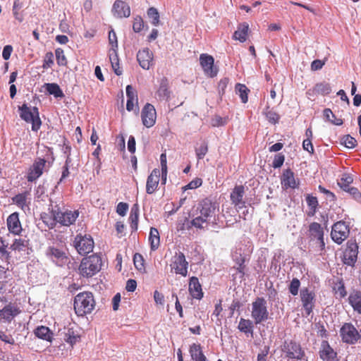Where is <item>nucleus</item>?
<instances>
[{"instance_id": "9", "label": "nucleus", "mask_w": 361, "mask_h": 361, "mask_svg": "<svg viewBox=\"0 0 361 361\" xmlns=\"http://www.w3.org/2000/svg\"><path fill=\"white\" fill-rule=\"evenodd\" d=\"M197 211L199 212L200 215L209 220L219 211V204L209 198H204L198 204Z\"/></svg>"}, {"instance_id": "48", "label": "nucleus", "mask_w": 361, "mask_h": 361, "mask_svg": "<svg viewBox=\"0 0 361 361\" xmlns=\"http://www.w3.org/2000/svg\"><path fill=\"white\" fill-rule=\"evenodd\" d=\"M349 302L355 311L361 313V295H350Z\"/></svg>"}, {"instance_id": "32", "label": "nucleus", "mask_w": 361, "mask_h": 361, "mask_svg": "<svg viewBox=\"0 0 361 361\" xmlns=\"http://www.w3.org/2000/svg\"><path fill=\"white\" fill-rule=\"evenodd\" d=\"M189 353L193 361H207L199 343H192L190 345Z\"/></svg>"}, {"instance_id": "4", "label": "nucleus", "mask_w": 361, "mask_h": 361, "mask_svg": "<svg viewBox=\"0 0 361 361\" xmlns=\"http://www.w3.org/2000/svg\"><path fill=\"white\" fill-rule=\"evenodd\" d=\"M309 238L318 250L323 252L325 250V243L324 240V228L320 224L312 222L309 226ZM322 255V252H320Z\"/></svg>"}, {"instance_id": "7", "label": "nucleus", "mask_w": 361, "mask_h": 361, "mask_svg": "<svg viewBox=\"0 0 361 361\" xmlns=\"http://www.w3.org/2000/svg\"><path fill=\"white\" fill-rule=\"evenodd\" d=\"M350 233L348 225L345 221H340L335 223L331 228V237L333 241L341 245L348 238Z\"/></svg>"}, {"instance_id": "2", "label": "nucleus", "mask_w": 361, "mask_h": 361, "mask_svg": "<svg viewBox=\"0 0 361 361\" xmlns=\"http://www.w3.org/2000/svg\"><path fill=\"white\" fill-rule=\"evenodd\" d=\"M18 111L22 120L32 124V130L37 132L39 130L42 121L37 107L34 106L31 109L27 104H23L18 106Z\"/></svg>"}, {"instance_id": "31", "label": "nucleus", "mask_w": 361, "mask_h": 361, "mask_svg": "<svg viewBox=\"0 0 361 361\" xmlns=\"http://www.w3.org/2000/svg\"><path fill=\"white\" fill-rule=\"evenodd\" d=\"M8 247V243L4 240L2 237H0V258L5 261V264L0 266L3 269L7 271L9 269V259L10 252L6 250Z\"/></svg>"}, {"instance_id": "45", "label": "nucleus", "mask_w": 361, "mask_h": 361, "mask_svg": "<svg viewBox=\"0 0 361 361\" xmlns=\"http://www.w3.org/2000/svg\"><path fill=\"white\" fill-rule=\"evenodd\" d=\"M353 178L348 173H344L343 174L339 181L338 182V185L340 186L341 189L345 190L346 189H348V188L350 187V184L353 183Z\"/></svg>"}, {"instance_id": "29", "label": "nucleus", "mask_w": 361, "mask_h": 361, "mask_svg": "<svg viewBox=\"0 0 361 361\" xmlns=\"http://www.w3.org/2000/svg\"><path fill=\"white\" fill-rule=\"evenodd\" d=\"M156 94L161 100L169 99L171 92L169 89V80L166 77L161 78Z\"/></svg>"}, {"instance_id": "25", "label": "nucleus", "mask_w": 361, "mask_h": 361, "mask_svg": "<svg viewBox=\"0 0 361 361\" xmlns=\"http://www.w3.org/2000/svg\"><path fill=\"white\" fill-rule=\"evenodd\" d=\"M57 206L52 207L49 209L48 212H44L41 214V219L43 223L47 226L49 228H54L58 223L56 218Z\"/></svg>"}, {"instance_id": "46", "label": "nucleus", "mask_w": 361, "mask_h": 361, "mask_svg": "<svg viewBox=\"0 0 361 361\" xmlns=\"http://www.w3.org/2000/svg\"><path fill=\"white\" fill-rule=\"evenodd\" d=\"M23 7V3L20 0H14L13 6V13L16 20H18L20 23L23 20V16L21 13H20V10Z\"/></svg>"}, {"instance_id": "56", "label": "nucleus", "mask_w": 361, "mask_h": 361, "mask_svg": "<svg viewBox=\"0 0 361 361\" xmlns=\"http://www.w3.org/2000/svg\"><path fill=\"white\" fill-rule=\"evenodd\" d=\"M265 115L267 120L273 124L278 123L280 118L279 115L272 110H267Z\"/></svg>"}, {"instance_id": "37", "label": "nucleus", "mask_w": 361, "mask_h": 361, "mask_svg": "<svg viewBox=\"0 0 361 361\" xmlns=\"http://www.w3.org/2000/svg\"><path fill=\"white\" fill-rule=\"evenodd\" d=\"M149 241L152 250H156L160 244L159 233L157 228L152 227L150 228Z\"/></svg>"}, {"instance_id": "52", "label": "nucleus", "mask_w": 361, "mask_h": 361, "mask_svg": "<svg viewBox=\"0 0 361 361\" xmlns=\"http://www.w3.org/2000/svg\"><path fill=\"white\" fill-rule=\"evenodd\" d=\"M208 220L200 215L194 218L191 221L190 224L192 226H194L197 228L202 229L204 228V224H207Z\"/></svg>"}, {"instance_id": "19", "label": "nucleus", "mask_w": 361, "mask_h": 361, "mask_svg": "<svg viewBox=\"0 0 361 361\" xmlns=\"http://www.w3.org/2000/svg\"><path fill=\"white\" fill-rule=\"evenodd\" d=\"M137 60L143 69L149 70L154 64L153 53L148 48L139 50L137 54Z\"/></svg>"}, {"instance_id": "53", "label": "nucleus", "mask_w": 361, "mask_h": 361, "mask_svg": "<svg viewBox=\"0 0 361 361\" xmlns=\"http://www.w3.org/2000/svg\"><path fill=\"white\" fill-rule=\"evenodd\" d=\"M56 61L59 66H66L67 59L64 54V51L61 48H57L55 50Z\"/></svg>"}, {"instance_id": "62", "label": "nucleus", "mask_w": 361, "mask_h": 361, "mask_svg": "<svg viewBox=\"0 0 361 361\" xmlns=\"http://www.w3.org/2000/svg\"><path fill=\"white\" fill-rule=\"evenodd\" d=\"M0 339L6 343H9L11 345L15 343V340L12 335L7 334L6 331L2 330H0Z\"/></svg>"}, {"instance_id": "26", "label": "nucleus", "mask_w": 361, "mask_h": 361, "mask_svg": "<svg viewBox=\"0 0 361 361\" xmlns=\"http://www.w3.org/2000/svg\"><path fill=\"white\" fill-rule=\"evenodd\" d=\"M7 227L8 231L14 235H19L22 231L21 224L19 220L18 214L14 212L7 218Z\"/></svg>"}, {"instance_id": "33", "label": "nucleus", "mask_w": 361, "mask_h": 361, "mask_svg": "<svg viewBox=\"0 0 361 361\" xmlns=\"http://www.w3.org/2000/svg\"><path fill=\"white\" fill-rule=\"evenodd\" d=\"M10 248L18 252L20 254L28 255L29 254V242L25 239H15Z\"/></svg>"}, {"instance_id": "11", "label": "nucleus", "mask_w": 361, "mask_h": 361, "mask_svg": "<svg viewBox=\"0 0 361 361\" xmlns=\"http://www.w3.org/2000/svg\"><path fill=\"white\" fill-rule=\"evenodd\" d=\"M340 335L343 342L348 344H355L361 338L358 331L350 323H345L342 326Z\"/></svg>"}, {"instance_id": "16", "label": "nucleus", "mask_w": 361, "mask_h": 361, "mask_svg": "<svg viewBox=\"0 0 361 361\" xmlns=\"http://www.w3.org/2000/svg\"><path fill=\"white\" fill-rule=\"evenodd\" d=\"M79 216V212L77 210H66L64 212L60 211L59 207L57 206L56 218L58 223L61 226H69L73 224Z\"/></svg>"}, {"instance_id": "14", "label": "nucleus", "mask_w": 361, "mask_h": 361, "mask_svg": "<svg viewBox=\"0 0 361 361\" xmlns=\"http://www.w3.org/2000/svg\"><path fill=\"white\" fill-rule=\"evenodd\" d=\"M46 163L47 161L44 159H35L33 164L30 167L26 176L28 182L35 181L42 175Z\"/></svg>"}, {"instance_id": "47", "label": "nucleus", "mask_w": 361, "mask_h": 361, "mask_svg": "<svg viewBox=\"0 0 361 361\" xmlns=\"http://www.w3.org/2000/svg\"><path fill=\"white\" fill-rule=\"evenodd\" d=\"M65 336L64 339L66 342L69 343L72 347L80 339V336L75 334L72 329H68Z\"/></svg>"}, {"instance_id": "24", "label": "nucleus", "mask_w": 361, "mask_h": 361, "mask_svg": "<svg viewBox=\"0 0 361 361\" xmlns=\"http://www.w3.org/2000/svg\"><path fill=\"white\" fill-rule=\"evenodd\" d=\"M112 13L116 18H127L130 15V8L125 1L116 0L113 5Z\"/></svg>"}, {"instance_id": "36", "label": "nucleus", "mask_w": 361, "mask_h": 361, "mask_svg": "<svg viewBox=\"0 0 361 361\" xmlns=\"http://www.w3.org/2000/svg\"><path fill=\"white\" fill-rule=\"evenodd\" d=\"M301 300L306 314L307 316L310 315L312 312L313 307L314 306V295H302Z\"/></svg>"}, {"instance_id": "51", "label": "nucleus", "mask_w": 361, "mask_h": 361, "mask_svg": "<svg viewBox=\"0 0 361 361\" xmlns=\"http://www.w3.org/2000/svg\"><path fill=\"white\" fill-rule=\"evenodd\" d=\"M133 262L135 268L139 271H144L145 267V259L142 255L140 253H135L133 256Z\"/></svg>"}, {"instance_id": "57", "label": "nucleus", "mask_w": 361, "mask_h": 361, "mask_svg": "<svg viewBox=\"0 0 361 361\" xmlns=\"http://www.w3.org/2000/svg\"><path fill=\"white\" fill-rule=\"evenodd\" d=\"M63 283L68 285V290L71 293L80 290L81 286L73 282L71 279H63Z\"/></svg>"}, {"instance_id": "17", "label": "nucleus", "mask_w": 361, "mask_h": 361, "mask_svg": "<svg viewBox=\"0 0 361 361\" xmlns=\"http://www.w3.org/2000/svg\"><path fill=\"white\" fill-rule=\"evenodd\" d=\"M200 62L207 75L213 78L217 75L218 70L214 66V59L211 55L207 54H200Z\"/></svg>"}, {"instance_id": "61", "label": "nucleus", "mask_w": 361, "mask_h": 361, "mask_svg": "<svg viewBox=\"0 0 361 361\" xmlns=\"http://www.w3.org/2000/svg\"><path fill=\"white\" fill-rule=\"evenodd\" d=\"M53 57L54 56L51 52H47L45 54L42 65V68L44 69H47L51 67V66L54 64Z\"/></svg>"}, {"instance_id": "64", "label": "nucleus", "mask_w": 361, "mask_h": 361, "mask_svg": "<svg viewBox=\"0 0 361 361\" xmlns=\"http://www.w3.org/2000/svg\"><path fill=\"white\" fill-rule=\"evenodd\" d=\"M348 192L355 200L360 201L361 200V192L358 190L357 188L350 187L348 189L345 190Z\"/></svg>"}, {"instance_id": "20", "label": "nucleus", "mask_w": 361, "mask_h": 361, "mask_svg": "<svg viewBox=\"0 0 361 361\" xmlns=\"http://www.w3.org/2000/svg\"><path fill=\"white\" fill-rule=\"evenodd\" d=\"M358 246L356 243H348L343 252V262L348 266H353L357 260Z\"/></svg>"}, {"instance_id": "1", "label": "nucleus", "mask_w": 361, "mask_h": 361, "mask_svg": "<svg viewBox=\"0 0 361 361\" xmlns=\"http://www.w3.org/2000/svg\"><path fill=\"white\" fill-rule=\"evenodd\" d=\"M102 264V258L99 255H91L82 258L78 267V273L84 278L92 277L101 270Z\"/></svg>"}, {"instance_id": "50", "label": "nucleus", "mask_w": 361, "mask_h": 361, "mask_svg": "<svg viewBox=\"0 0 361 361\" xmlns=\"http://www.w3.org/2000/svg\"><path fill=\"white\" fill-rule=\"evenodd\" d=\"M147 16L152 19V24L157 26L159 23V13L157 8L151 7L147 10Z\"/></svg>"}, {"instance_id": "44", "label": "nucleus", "mask_w": 361, "mask_h": 361, "mask_svg": "<svg viewBox=\"0 0 361 361\" xmlns=\"http://www.w3.org/2000/svg\"><path fill=\"white\" fill-rule=\"evenodd\" d=\"M235 90L239 94L242 102L246 103L248 100L247 93L249 90L247 87L243 84L238 83L235 85Z\"/></svg>"}, {"instance_id": "60", "label": "nucleus", "mask_w": 361, "mask_h": 361, "mask_svg": "<svg viewBox=\"0 0 361 361\" xmlns=\"http://www.w3.org/2000/svg\"><path fill=\"white\" fill-rule=\"evenodd\" d=\"M144 27V21L140 16L134 18L133 29L135 32H140Z\"/></svg>"}, {"instance_id": "30", "label": "nucleus", "mask_w": 361, "mask_h": 361, "mask_svg": "<svg viewBox=\"0 0 361 361\" xmlns=\"http://www.w3.org/2000/svg\"><path fill=\"white\" fill-rule=\"evenodd\" d=\"M331 92V87L329 83L326 82H322L317 83L314 87L307 92L310 95L312 94H322L327 95Z\"/></svg>"}, {"instance_id": "18", "label": "nucleus", "mask_w": 361, "mask_h": 361, "mask_svg": "<svg viewBox=\"0 0 361 361\" xmlns=\"http://www.w3.org/2000/svg\"><path fill=\"white\" fill-rule=\"evenodd\" d=\"M245 192V187L242 185H235L232 190L230 200L235 208L242 209L245 206V202L243 200Z\"/></svg>"}, {"instance_id": "27", "label": "nucleus", "mask_w": 361, "mask_h": 361, "mask_svg": "<svg viewBox=\"0 0 361 361\" xmlns=\"http://www.w3.org/2000/svg\"><path fill=\"white\" fill-rule=\"evenodd\" d=\"M245 262V257L241 256L235 260V265L231 268V270L233 271L232 274L233 279H239L240 281L244 279L246 269Z\"/></svg>"}, {"instance_id": "21", "label": "nucleus", "mask_w": 361, "mask_h": 361, "mask_svg": "<svg viewBox=\"0 0 361 361\" xmlns=\"http://www.w3.org/2000/svg\"><path fill=\"white\" fill-rule=\"evenodd\" d=\"M319 357L323 361H338L337 353L326 341H323L319 350Z\"/></svg>"}, {"instance_id": "40", "label": "nucleus", "mask_w": 361, "mask_h": 361, "mask_svg": "<svg viewBox=\"0 0 361 361\" xmlns=\"http://www.w3.org/2000/svg\"><path fill=\"white\" fill-rule=\"evenodd\" d=\"M253 328L254 325L251 320L250 319H245L243 318H241L240 319L238 329L245 334H251L253 333Z\"/></svg>"}, {"instance_id": "5", "label": "nucleus", "mask_w": 361, "mask_h": 361, "mask_svg": "<svg viewBox=\"0 0 361 361\" xmlns=\"http://www.w3.org/2000/svg\"><path fill=\"white\" fill-rule=\"evenodd\" d=\"M251 316L255 324H259L268 319L269 312L267 307V302L264 298H257L252 302Z\"/></svg>"}, {"instance_id": "28", "label": "nucleus", "mask_w": 361, "mask_h": 361, "mask_svg": "<svg viewBox=\"0 0 361 361\" xmlns=\"http://www.w3.org/2000/svg\"><path fill=\"white\" fill-rule=\"evenodd\" d=\"M250 27L247 23H243L238 25L237 30L234 32L233 39L244 42L247 40Z\"/></svg>"}, {"instance_id": "3", "label": "nucleus", "mask_w": 361, "mask_h": 361, "mask_svg": "<svg viewBox=\"0 0 361 361\" xmlns=\"http://www.w3.org/2000/svg\"><path fill=\"white\" fill-rule=\"evenodd\" d=\"M94 305L93 295H76L75 297L74 310L78 316L90 313Z\"/></svg>"}, {"instance_id": "49", "label": "nucleus", "mask_w": 361, "mask_h": 361, "mask_svg": "<svg viewBox=\"0 0 361 361\" xmlns=\"http://www.w3.org/2000/svg\"><path fill=\"white\" fill-rule=\"evenodd\" d=\"M189 290L190 293L195 292L197 293H203L202 291V286L197 277H192L189 283Z\"/></svg>"}, {"instance_id": "22", "label": "nucleus", "mask_w": 361, "mask_h": 361, "mask_svg": "<svg viewBox=\"0 0 361 361\" xmlns=\"http://www.w3.org/2000/svg\"><path fill=\"white\" fill-rule=\"evenodd\" d=\"M161 173L158 169H154L149 175L146 183V192L149 195L153 194L158 188Z\"/></svg>"}, {"instance_id": "41", "label": "nucleus", "mask_w": 361, "mask_h": 361, "mask_svg": "<svg viewBox=\"0 0 361 361\" xmlns=\"http://www.w3.org/2000/svg\"><path fill=\"white\" fill-rule=\"evenodd\" d=\"M46 90L49 92V94L54 95L55 97H63L64 94L59 85L56 83H47L45 85Z\"/></svg>"}, {"instance_id": "39", "label": "nucleus", "mask_w": 361, "mask_h": 361, "mask_svg": "<svg viewBox=\"0 0 361 361\" xmlns=\"http://www.w3.org/2000/svg\"><path fill=\"white\" fill-rule=\"evenodd\" d=\"M27 192L19 193L12 198L14 204L22 209L28 207L27 204Z\"/></svg>"}, {"instance_id": "43", "label": "nucleus", "mask_w": 361, "mask_h": 361, "mask_svg": "<svg viewBox=\"0 0 361 361\" xmlns=\"http://www.w3.org/2000/svg\"><path fill=\"white\" fill-rule=\"evenodd\" d=\"M306 201L308 207L310 209V212H308V216L314 215L317 207L318 206V201L316 197L308 195L306 197Z\"/></svg>"}, {"instance_id": "58", "label": "nucleus", "mask_w": 361, "mask_h": 361, "mask_svg": "<svg viewBox=\"0 0 361 361\" xmlns=\"http://www.w3.org/2000/svg\"><path fill=\"white\" fill-rule=\"evenodd\" d=\"M285 161V157L281 153H279L274 156V159L272 162V166L274 169L280 168Z\"/></svg>"}, {"instance_id": "13", "label": "nucleus", "mask_w": 361, "mask_h": 361, "mask_svg": "<svg viewBox=\"0 0 361 361\" xmlns=\"http://www.w3.org/2000/svg\"><path fill=\"white\" fill-rule=\"evenodd\" d=\"M188 262L184 254L181 252L176 253L172 259L171 268L176 274L186 276L188 274Z\"/></svg>"}, {"instance_id": "8", "label": "nucleus", "mask_w": 361, "mask_h": 361, "mask_svg": "<svg viewBox=\"0 0 361 361\" xmlns=\"http://www.w3.org/2000/svg\"><path fill=\"white\" fill-rule=\"evenodd\" d=\"M21 312L20 303L9 302L0 310V322L11 323Z\"/></svg>"}, {"instance_id": "35", "label": "nucleus", "mask_w": 361, "mask_h": 361, "mask_svg": "<svg viewBox=\"0 0 361 361\" xmlns=\"http://www.w3.org/2000/svg\"><path fill=\"white\" fill-rule=\"evenodd\" d=\"M139 219V206L137 204L133 205L130 209L128 221L130 225L132 231H136L138 226Z\"/></svg>"}, {"instance_id": "63", "label": "nucleus", "mask_w": 361, "mask_h": 361, "mask_svg": "<svg viewBox=\"0 0 361 361\" xmlns=\"http://www.w3.org/2000/svg\"><path fill=\"white\" fill-rule=\"evenodd\" d=\"M300 281L295 278L293 279L290 284H289V291L290 293H298L299 288L300 287Z\"/></svg>"}, {"instance_id": "10", "label": "nucleus", "mask_w": 361, "mask_h": 361, "mask_svg": "<svg viewBox=\"0 0 361 361\" xmlns=\"http://www.w3.org/2000/svg\"><path fill=\"white\" fill-rule=\"evenodd\" d=\"M74 246L79 254L86 255L91 252L94 248V240L90 235L78 234L74 240Z\"/></svg>"}, {"instance_id": "34", "label": "nucleus", "mask_w": 361, "mask_h": 361, "mask_svg": "<svg viewBox=\"0 0 361 361\" xmlns=\"http://www.w3.org/2000/svg\"><path fill=\"white\" fill-rule=\"evenodd\" d=\"M35 335L40 339L51 342L54 334L49 327L40 326L35 330Z\"/></svg>"}, {"instance_id": "12", "label": "nucleus", "mask_w": 361, "mask_h": 361, "mask_svg": "<svg viewBox=\"0 0 361 361\" xmlns=\"http://www.w3.org/2000/svg\"><path fill=\"white\" fill-rule=\"evenodd\" d=\"M47 256L56 264L63 267L70 263L71 260L66 252L62 249L49 247L46 252Z\"/></svg>"}, {"instance_id": "38", "label": "nucleus", "mask_w": 361, "mask_h": 361, "mask_svg": "<svg viewBox=\"0 0 361 361\" xmlns=\"http://www.w3.org/2000/svg\"><path fill=\"white\" fill-rule=\"evenodd\" d=\"M109 60L114 73L117 75H121L122 74V70L119 67V60L115 49L109 50Z\"/></svg>"}, {"instance_id": "15", "label": "nucleus", "mask_w": 361, "mask_h": 361, "mask_svg": "<svg viewBox=\"0 0 361 361\" xmlns=\"http://www.w3.org/2000/svg\"><path fill=\"white\" fill-rule=\"evenodd\" d=\"M141 118L142 124L146 128H151L155 124L157 113L155 108L152 104L147 103L144 106L141 112Z\"/></svg>"}, {"instance_id": "54", "label": "nucleus", "mask_w": 361, "mask_h": 361, "mask_svg": "<svg viewBox=\"0 0 361 361\" xmlns=\"http://www.w3.org/2000/svg\"><path fill=\"white\" fill-rule=\"evenodd\" d=\"M208 152V145L203 141L201 145L195 149L196 156L198 159H202Z\"/></svg>"}, {"instance_id": "42", "label": "nucleus", "mask_w": 361, "mask_h": 361, "mask_svg": "<svg viewBox=\"0 0 361 361\" xmlns=\"http://www.w3.org/2000/svg\"><path fill=\"white\" fill-rule=\"evenodd\" d=\"M324 118L328 121L336 126H341L343 124V120L341 118H337L334 114L330 109H325L323 111Z\"/></svg>"}, {"instance_id": "55", "label": "nucleus", "mask_w": 361, "mask_h": 361, "mask_svg": "<svg viewBox=\"0 0 361 361\" xmlns=\"http://www.w3.org/2000/svg\"><path fill=\"white\" fill-rule=\"evenodd\" d=\"M341 144H343L347 148L353 149L356 146L357 141L350 135H346L341 138Z\"/></svg>"}, {"instance_id": "23", "label": "nucleus", "mask_w": 361, "mask_h": 361, "mask_svg": "<svg viewBox=\"0 0 361 361\" xmlns=\"http://www.w3.org/2000/svg\"><path fill=\"white\" fill-rule=\"evenodd\" d=\"M281 183L284 190L288 188L295 189L299 185V182L295 178L294 173L290 169H286L283 171L281 177Z\"/></svg>"}, {"instance_id": "6", "label": "nucleus", "mask_w": 361, "mask_h": 361, "mask_svg": "<svg viewBox=\"0 0 361 361\" xmlns=\"http://www.w3.org/2000/svg\"><path fill=\"white\" fill-rule=\"evenodd\" d=\"M281 351L286 357L291 360H301L305 355L300 344L293 340H286L281 345Z\"/></svg>"}, {"instance_id": "59", "label": "nucleus", "mask_w": 361, "mask_h": 361, "mask_svg": "<svg viewBox=\"0 0 361 361\" xmlns=\"http://www.w3.org/2000/svg\"><path fill=\"white\" fill-rule=\"evenodd\" d=\"M202 184V180L200 178H197L192 181H190L188 185H185L183 188V190L185 191L189 189H195L200 187Z\"/></svg>"}]
</instances>
